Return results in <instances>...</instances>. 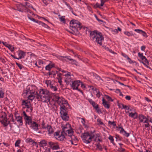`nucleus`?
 Listing matches in <instances>:
<instances>
[{
    "mask_svg": "<svg viewBox=\"0 0 152 152\" xmlns=\"http://www.w3.org/2000/svg\"><path fill=\"white\" fill-rule=\"evenodd\" d=\"M81 86L83 88H86L85 86L83 84L80 82Z\"/></svg>",
    "mask_w": 152,
    "mask_h": 152,
    "instance_id": "052dcab7",
    "label": "nucleus"
},
{
    "mask_svg": "<svg viewBox=\"0 0 152 152\" xmlns=\"http://www.w3.org/2000/svg\"><path fill=\"white\" fill-rule=\"evenodd\" d=\"M50 88L52 90L54 91H56L57 90V88L56 86L54 84H53Z\"/></svg>",
    "mask_w": 152,
    "mask_h": 152,
    "instance_id": "4c0bfd02",
    "label": "nucleus"
},
{
    "mask_svg": "<svg viewBox=\"0 0 152 152\" xmlns=\"http://www.w3.org/2000/svg\"><path fill=\"white\" fill-rule=\"evenodd\" d=\"M73 81L72 80V79L68 80H65V82L66 83L67 85H70V84L72 83V82Z\"/></svg>",
    "mask_w": 152,
    "mask_h": 152,
    "instance_id": "ea45409f",
    "label": "nucleus"
},
{
    "mask_svg": "<svg viewBox=\"0 0 152 152\" xmlns=\"http://www.w3.org/2000/svg\"><path fill=\"white\" fill-rule=\"evenodd\" d=\"M63 132H64L66 135L72 133L73 132L70 125L68 123L62 126Z\"/></svg>",
    "mask_w": 152,
    "mask_h": 152,
    "instance_id": "0eeeda50",
    "label": "nucleus"
},
{
    "mask_svg": "<svg viewBox=\"0 0 152 152\" xmlns=\"http://www.w3.org/2000/svg\"><path fill=\"white\" fill-rule=\"evenodd\" d=\"M102 103L104 106L108 109L110 107V105L106 101L104 98L102 99Z\"/></svg>",
    "mask_w": 152,
    "mask_h": 152,
    "instance_id": "c756f323",
    "label": "nucleus"
},
{
    "mask_svg": "<svg viewBox=\"0 0 152 152\" xmlns=\"http://www.w3.org/2000/svg\"><path fill=\"white\" fill-rule=\"evenodd\" d=\"M58 16H59V18L60 19L61 21V22H62L64 23H65L66 22L65 16H61L60 15H59Z\"/></svg>",
    "mask_w": 152,
    "mask_h": 152,
    "instance_id": "473e14b6",
    "label": "nucleus"
},
{
    "mask_svg": "<svg viewBox=\"0 0 152 152\" xmlns=\"http://www.w3.org/2000/svg\"><path fill=\"white\" fill-rule=\"evenodd\" d=\"M94 7H99L100 8V6L98 3H96L95 6H94Z\"/></svg>",
    "mask_w": 152,
    "mask_h": 152,
    "instance_id": "0e129e2a",
    "label": "nucleus"
},
{
    "mask_svg": "<svg viewBox=\"0 0 152 152\" xmlns=\"http://www.w3.org/2000/svg\"><path fill=\"white\" fill-rule=\"evenodd\" d=\"M61 78H58V82L60 83V85H61L62 81L61 80Z\"/></svg>",
    "mask_w": 152,
    "mask_h": 152,
    "instance_id": "e2e57ef3",
    "label": "nucleus"
},
{
    "mask_svg": "<svg viewBox=\"0 0 152 152\" xmlns=\"http://www.w3.org/2000/svg\"><path fill=\"white\" fill-rule=\"evenodd\" d=\"M54 83L53 81H51L50 80H46L45 81V83L46 84L47 87L49 88L54 84Z\"/></svg>",
    "mask_w": 152,
    "mask_h": 152,
    "instance_id": "c85d7f7f",
    "label": "nucleus"
},
{
    "mask_svg": "<svg viewBox=\"0 0 152 152\" xmlns=\"http://www.w3.org/2000/svg\"><path fill=\"white\" fill-rule=\"evenodd\" d=\"M138 56L140 58L141 57V56H143L142 53H138Z\"/></svg>",
    "mask_w": 152,
    "mask_h": 152,
    "instance_id": "774afa93",
    "label": "nucleus"
},
{
    "mask_svg": "<svg viewBox=\"0 0 152 152\" xmlns=\"http://www.w3.org/2000/svg\"><path fill=\"white\" fill-rule=\"evenodd\" d=\"M120 147H118V151L119 152H123L124 151L125 149L122 148L121 146V145H122V144H119Z\"/></svg>",
    "mask_w": 152,
    "mask_h": 152,
    "instance_id": "58836bf2",
    "label": "nucleus"
},
{
    "mask_svg": "<svg viewBox=\"0 0 152 152\" xmlns=\"http://www.w3.org/2000/svg\"><path fill=\"white\" fill-rule=\"evenodd\" d=\"M97 111V113H101V110L98 108V107L97 108H95Z\"/></svg>",
    "mask_w": 152,
    "mask_h": 152,
    "instance_id": "13d9d810",
    "label": "nucleus"
},
{
    "mask_svg": "<svg viewBox=\"0 0 152 152\" xmlns=\"http://www.w3.org/2000/svg\"><path fill=\"white\" fill-rule=\"evenodd\" d=\"M57 72H55L53 71H51V75H53L54 77L56 75V73Z\"/></svg>",
    "mask_w": 152,
    "mask_h": 152,
    "instance_id": "5fc2aeb1",
    "label": "nucleus"
},
{
    "mask_svg": "<svg viewBox=\"0 0 152 152\" xmlns=\"http://www.w3.org/2000/svg\"><path fill=\"white\" fill-rule=\"evenodd\" d=\"M125 98L127 100H130L131 99V97L130 96H126V97H125Z\"/></svg>",
    "mask_w": 152,
    "mask_h": 152,
    "instance_id": "bf43d9fd",
    "label": "nucleus"
},
{
    "mask_svg": "<svg viewBox=\"0 0 152 152\" xmlns=\"http://www.w3.org/2000/svg\"><path fill=\"white\" fill-rule=\"evenodd\" d=\"M97 121L98 122L99 124L100 125H104L103 122L100 119H98L97 120Z\"/></svg>",
    "mask_w": 152,
    "mask_h": 152,
    "instance_id": "c03bdc74",
    "label": "nucleus"
},
{
    "mask_svg": "<svg viewBox=\"0 0 152 152\" xmlns=\"http://www.w3.org/2000/svg\"><path fill=\"white\" fill-rule=\"evenodd\" d=\"M108 124L110 125H112L114 126H116V124H115L114 121L111 122L110 121H108Z\"/></svg>",
    "mask_w": 152,
    "mask_h": 152,
    "instance_id": "8fccbe9b",
    "label": "nucleus"
},
{
    "mask_svg": "<svg viewBox=\"0 0 152 152\" xmlns=\"http://www.w3.org/2000/svg\"><path fill=\"white\" fill-rule=\"evenodd\" d=\"M62 72H63V75L65 76V79H67L71 76L70 72L64 71V70H62Z\"/></svg>",
    "mask_w": 152,
    "mask_h": 152,
    "instance_id": "b1692460",
    "label": "nucleus"
},
{
    "mask_svg": "<svg viewBox=\"0 0 152 152\" xmlns=\"http://www.w3.org/2000/svg\"><path fill=\"white\" fill-rule=\"evenodd\" d=\"M96 145L97 148H98L99 150H101L102 149L101 146V145H99V144H97Z\"/></svg>",
    "mask_w": 152,
    "mask_h": 152,
    "instance_id": "603ef678",
    "label": "nucleus"
},
{
    "mask_svg": "<svg viewBox=\"0 0 152 152\" xmlns=\"http://www.w3.org/2000/svg\"><path fill=\"white\" fill-rule=\"evenodd\" d=\"M66 109V107L61 108L60 109L61 117L64 120H68L69 119V116L67 114Z\"/></svg>",
    "mask_w": 152,
    "mask_h": 152,
    "instance_id": "1a4fd4ad",
    "label": "nucleus"
},
{
    "mask_svg": "<svg viewBox=\"0 0 152 152\" xmlns=\"http://www.w3.org/2000/svg\"><path fill=\"white\" fill-rule=\"evenodd\" d=\"M128 61L129 63L130 64L133 63L135 62L134 61H132V60L130 58L129 60Z\"/></svg>",
    "mask_w": 152,
    "mask_h": 152,
    "instance_id": "69168bd1",
    "label": "nucleus"
},
{
    "mask_svg": "<svg viewBox=\"0 0 152 152\" xmlns=\"http://www.w3.org/2000/svg\"><path fill=\"white\" fill-rule=\"evenodd\" d=\"M81 121L83 124H85V121L82 118L80 119Z\"/></svg>",
    "mask_w": 152,
    "mask_h": 152,
    "instance_id": "680f3d73",
    "label": "nucleus"
},
{
    "mask_svg": "<svg viewBox=\"0 0 152 152\" xmlns=\"http://www.w3.org/2000/svg\"><path fill=\"white\" fill-rule=\"evenodd\" d=\"M118 106L119 108H121L122 109L125 108L126 109L125 112L126 113H127V112H129V111H127V110H130V109L129 108L127 107L125 105L124 106L122 104H118Z\"/></svg>",
    "mask_w": 152,
    "mask_h": 152,
    "instance_id": "a878e982",
    "label": "nucleus"
},
{
    "mask_svg": "<svg viewBox=\"0 0 152 152\" xmlns=\"http://www.w3.org/2000/svg\"><path fill=\"white\" fill-rule=\"evenodd\" d=\"M35 97L38 100L40 98L41 100L43 102H48L50 100V96L49 92L46 90H41L38 94L37 92H32L31 94L28 96V100L31 101Z\"/></svg>",
    "mask_w": 152,
    "mask_h": 152,
    "instance_id": "f257e3e1",
    "label": "nucleus"
},
{
    "mask_svg": "<svg viewBox=\"0 0 152 152\" xmlns=\"http://www.w3.org/2000/svg\"><path fill=\"white\" fill-rule=\"evenodd\" d=\"M48 131V134H51L53 133L54 132L53 129L52 128L51 126L50 125H48L46 128Z\"/></svg>",
    "mask_w": 152,
    "mask_h": 152,
    "instance_id": "cd10ccee",
    "label": "nucleus"
},
{
    "mask_svg": "<svg viewBox=\"0 0 152 152\" xmlns=\"http://www.w3.org/2000/svg\"><path fill=\"white\" fill-rule=\"evenodd\" d=\"M27 124L30 125V126L34 130L37 131L38 129V124L34 121H32L31 120L30 121H27Z\"/></svg>",
    "mask_w": 152,
    "mask_h": 152,
    "instance_id": "dca6fc26",
    "label": "nucleus"
},
{
    "mask_svg": "<svg viewBox=\"0 0 152 152\" xmlns=\"http://www.w3.org/2000/svg\"><path fill=\"white\" fill-rule=\"evenodd\" d=\"M128 110H127L128 111ZM129 112H127V113H129V115L130 117L135 119L137 117V114L136 112H131V110H129Z\"/></svg>",
    "mask_w": 152,
    "mask_h": 152,
    "instance_id": "4be33fe9",
    "label": "nucleus"
},
{
    "mask_svg": "<svg viewBox=\"0 0 152 152\" xmlns=\"http://www.w3.org/2000/svg\"><path fill=\"white\" fill-rule=\"evenodd\" d=\"M106 0H101L100 6H102L104 5V3L106 1Z\"/></svg>",
    "mask_w": 152,
    "mask_h": 152,
    "instance_id": "3c124183",
    "label": "nucleus"
},
{
    "mask_svg": "<svg viewBox=\"0 0 152 152\" xmlns=\"http://www.w3.org/2000/svg\"><path fill=\"white\" fill-rule=\"evenodd\" d=\"M22 105H23L24 107L27 108L26 111L30 112L32 111V107L30 102H28V101L23 100L22 102Z\"/></svg>",
    "mask_w": 152,
    "mask_h": 152,
    "instance_id": "9d476101",
    "label": "nucleus"
},
{
    "mask_svg": "<svg viewBox=\"0 0 152 152\" xmlns=\"http://www.w3.org/2000/svg\"><path fill=\"white\" fill-rule=\"evenodd\" d=\"M5 46L8 48L12 52L14 50V47L10 45L7 44Z\"/></svg>",
    "mask_w": 152,
    "mask_h": 152,
    "instance_id": "f704fd0d",
    "label": "nucleus"
},
{
    "mask_svg": "<svg viewBox=\"0 0 152 152\" xmlns=\"http://www.w3.org/2000/svg\"><path fill=\"white\" fill-rule=\"evenodd\" d=\"M145 49V47L144 46H142L141 47V50L142 51H144Z\"/></svg>",
    "mask_w": 152,
    "mask_h": 152,
    "instance_id": "338daca9",
    "label": "nucleus"
},
{
    "mask_svg": "<svg viewBox=\"0 0 152 152\" xmlns=\"http://www.w3.org/2000/svg\"><path fill=\"white\" fill-rule=\"evenodd\" d=\"M26 142L27 143H28L31 145L33 146H37V143L34 141L32 139L30 138H28L26 139Z\"/></svg>",
    "mask_w": 152,
    "mask_h": 152,
    "instance_id": "6ab92c4d",
    "label": "nucleus"
},
{
    "mask_svg": "<svg viewBox=\"0 0 152 152\" xmlns=\"http://www.w3.org/2000/svg\"><path fill=\"white\" fill-rule=\"evenodd\" d=\"M0 122L5 126H7L10 123V121L7 119V115L4 112L3 113L2 116L0 117Z\"/></svg>",
    "mask_w": 152,
    "mask_h": 152,
    "instance_id": "423d86ee",
    "label": "nucleus"
},
{
    "mask_svg": "<svg viewBox=\"0 0 152 152\" xmlns=\"http://www.w3.org/2000/svg\"><path fill=\"white\" fill-rule=\"evenodd\" d=\"M90 102L91 104H92L93 107L94 108H97L98 107V105L96 104L95 102L92 100H91L89 101Z\"/></svg>",
    "mask_w": 152,
    "mask_h": 152,
    "instance_id": "c9c22d12",
    "label": "nucleus"
},
{
    "mask_svg": "<svg viewBox=\"0 0 152 152\" xmlns=\"http://www.w3.org/2000/svg\"><path fill=\"white\" fill-rule=\"evenodd\" d=\"M29 18V19H30L31 20L33 21V22H36V23H38V21H35V20L33 18H30L29 17L28 18Z\"/></svg>",
    "mask_w": 152,
    "mask_h": 152,
    "instance_id": "6e6d98bb",
    "label": "nucleus"
},
{
    "mask_svg": "<svg viewBox=\"0 0 152 152\" xmlns=\"http://www.w3.org/2000/svg\"><path fill=\"white\" fill-rule=\"evenodd\" d=\"M108 139L111 141V142L113 143L114 140L113 137L112 136H110L108 137Z\"/></svg>",
    "mask_w": 152,
    "mask_h": 152,
    "instance_id": "09e8293b",
    "label": "nucleus"
},
{
    "mask_svg": "<svg viewBox=\"0 0 152 152\" xmlns=\"http://www.w3.org/2000/svg\"><path fill=\"white\" fill-rule=\"evenodd\" d=\"M21 0V1L23 2L24 3L23 5L25 8H29L30 7H31L32 8H33V7H31V4L30 3L26 1H27V0Z\"/></svg>",
    "mask_w": 152,
    "mask_h": 152,
    "instance_id": "bb28decb",
    "label": "nucleus"
},
{
    "mask_svg": "<svg viewBox=\"0 0 152 152\" xmlns=\"http://www.w3.org/2000/svg\"><path fill=\"white\" fill-rule=\"evenodd\" d=\"M124 34L128 37L134 36L133 34L131 32L129 31H125L124 32Z\"/></svg>",
    "mask_w": 152,
    "mask_h": 152,
    "instance_id": "72a5a7b5",
    "label": "nucleus"
},
{
    "mask_svg": "<svg viewBox=\"0 0 152 152\" xmlns=\"http://www.w3.org/2000/svg\"><path fill=\"white\" fill-rule=\"evenodd\" d=\"M39 145L42 148L44 152H50V149L48 148L47 142L45 140H42L39 142Z\"/></svg>",
    "mask_w": 152,
    "mask_h": 152,
    "instance_id": "6e6552de",
    "label": "nucleus"
},
{
    "mask_svg": "<svg viewBox=\"0 0 152 152\" xmlns=\"http://www.w3.org/2000/svg\"><path fill=\"white\" fill-rule=\"evenodd\" d=\"M16 64L20 69H22V68L23 67V66L21 65L20 64H19L18 63H16Z\"/></svg>",
    "mask_w": 152,
    "mask_h": 152,
    "instance_id": "864d4df0",
    "label": "nucleus"
},
{
    "mask_svg": "<svg viewBox=\"0 0 152 152\" xmlns=\"http://www.w3.org/2000/svg\"><path fill=\"white\" fill-rule=\"evenodd\" d=\"M48 144L50 148L53 150H57L60 148L59 145L57 142H50Z\"/></svg>",
    "mask_w": 152,
    "mask_h": 152,
    "instance_id": "2eb2a0df",
    "label": "nucleus"
},
{
    "mask_svg": "<svg viewBox=\"0 0 152 152\" xmlns=\"http://www.w3.org/2000/svg\"><path fill=\"white\" fill-rule=\"evenodd\" d=\"M38 23H39V24H41L42 25V26H44V25H46V26H47L46 27V28H50V27L48 26L46 24H45V23L41 22V21H38Z\"/></svg>",
    "mask_w": 152,
    "mask_h": 152,
    "instance_id": "a19ab883",
    "label": "nucleus"
},
{
    "mask_svg": "<svg viewBox=\"0 0 152 152\" xmlns=\"http://www.w3.org/2000/svg\"><path fill=\"white\" fill-rule=\"evenodd\" d=\"M38 63L40 66H41V67L43 66V64H45L43 61L41 60L39 61L38 62Z\"/></svg>",
    "mask_w": 152,
    "mask_h": 152,
    "instance_id": "de8ad7c7",
    "label": "nucleus"
},
{
    "mask_svg": "<svg viewBox=\"0 0 152 152\" xmlns=\"http://www.w3.org/2000/svg\"><path fill=\"white\" fill-rule=\"evenodd\" d=\"M140 122L145 123V127H148L149 124L148 123V120L147 119L142 115H140L139 117Z\"/></svg>",
    "mask_w": 152,
    "mask_h": 152,
    "instance_id": "ddd939ff",
    "label": "nucleus"
},
{
    "mask_svg": "<svg viewBox=\"0 0 152 152\" xmlns=\"http://www.w3.org/2000/svg\"><path fill=\"white\" fill-rule=\"evenodd\" d=\"M105 96L106 99H107L108 101H110L112 102L113 101V100L108 96L107 95H105Z\"/></svg>",
    "mask_w": 152,
    "mask_h": 152,
    "instance_id": "37998d69",
    "label": "nucleus"
},
{
    "mask_svg": "<svg viewBox=\"0 0 152 152\" xmlns=\"http://www.w3.org/2000/svg\"><path fill=\"white\" fill-rule=\"evenodd\" d=\"M134 31L136 32H137L139 33H140V32H142V30H141L139 29H135L134 30Z\"/></svg>",
    "mask_w": 152,
    "mask_h": 152,
    "instance_id": "4d7b16f0",
    "label": "nucleus"
},
{
    "mask_svg": "<svg viewBox=\"0 0 152 152\" xmlns=\"http://www.w3.org/2000/svg\"><path fill=\"white\" fill-rule=\"evenodd\" d=\"M73 132L72 133L67 135L69 137V139H70V141L72 145H77V141L76 137L73 134Z\"/></svg>",
    "mask_w": 152,
    "mask_h": 152,
    "instance_id": "f8f14e48",
    "label": "nucleus"
},
{
    "mask_svg": "<svg viewBox=\"0 0 152 152\" xmlns=\"http://www.w3.org/2000/svg\"><path fill=\"white\" fill-rule=\"evenodd\" d=\"M82 27L81 23L78 21L73 20L70 23V28L71 31L69 32L75 35H77L79 34L78 29H80Z\"/></svg>",
    "mask_w": 152,
    "mask_h": 152,
    "instance_id": "7ed1b4c3",
    "label": "nucleus"
},
{
    "mask_svg": "<svg viewBox=\"0 0 152 152\" xmlns=\"http://www.w3.org/2000/svg\"><path fill=\"white\" fill-rule=\"evenodd\" d=\"M141 33L142 34V35L143 37L146 38L148 37V35L145 31H142Z\"/></svg>",
    "mask_w": 152,
    "mask_h": 152,
    "instance_id": "a18cd8bd",
    "label": "nucleus"
},
{
    "mask_svg": "<svg viewBox=\"0 0 152 152\" xmlns=\"http://www.w3.org/2000/svg\"><path fill=\"white\" fill-rule=\"evenodd\" d=\"M118 130L120 131V132L123 135L128 137L129 136V134L125 131L124 129L122 127H119L118 128Z\"/></svg>",
    "mask_w": 152,
    "mask_h": 152,
    "instance_id": "412c9836",
    "label": "nucleus"
},
{
    "mask_svg": "<svg viewBox=\"0 0 152 152\" xmlns=\"http://www.w3.org/2000/svg\"><path fill=\"white\" fill-rule=\"evenodd\" d=\"M80 84V82L79 80H75L72 82V83L70 84V85L73 90H77L82 93L81 91L78 89V87Z\"/></svg>",
    "mask_w": 152,
    "mask_h": 152,
    "instance_id": "9b49d317",
    "label": "nucleus"
},
{
    "mask_svg": "<svg viewBox=\"0 0 152 152\" xmlns=\"http://www.w3.org/2000/svg\"><path fill=\"white\" fill-rule=\"evenodd\" d=\"M92 89L94 90V93L96 94V95L98 97H99L100 96V94L99 91L96 88L94 89V88H92Z\"/></svg>",
    "mask_w": 152,
    "mask_h": 152,
    "instance_id": "2f4dec72",
    "label": "nucleus"
},
{
    "mask_svg": "<svg viewBox=\"0 0 152 152\" xmlns=\"http://www.w3.org/2000/svg\"><path fill=\"white\" fill-rule=\"evenodd\" d=\"M4 93L2 91H0V97L3 98L4 96Z\"/></svg>",
    "mask_w": 152,
    "mask_h": 152,
    "instance_id": "49530a36",
    "label": "nucleus"
},
{
    "mask_svg": "<svg viewBox=\"0 0 152 152\" xmlns=\"http://www.w3.org/2000/svg\"><path fill=\"white\" fill-rule=\"evenodd\" d=\"M25 52L21 50H19L17 56V59H19L24 58L25 56Z\"/></svg>",
    "mask_w": 152,
    "mask_h": 152,
    "instance_id": "f3484780",
    "label": "nucleus"
},
{
    "mask_svg": "<svg viewBox=\"0 0 152 152\" xmlns=\"http://www.w3.org/2000/svg\"><path fill=\"white\" fill-rule=\"evenodd\" d=\"M66 58L68 59L71 61L70 63H71L72 64L75 65L76 64L77 62V61L73 59L72 58H69V57H64V56H60L58 57V58L62 60L63 59V58Z\"/></svg>",
    "mask_w": 152,
    "mask_h": 152,
    "instance_id": "aec40b11",
    "label": "nucleus"
},
{
    "mask_svg": "<svg viewBox=\"0 0 152 152\" xmlns=\"http://www.w3.org/2000/svg\"><path fill=\"white\" fill-rule=\"evenodd\" d=\"M23 114L25 117V118L26 120V124H27V121H30L31 120V117L27 116L25 111L23 112Z\"/></svg>",
    "mask_w": 152,
    "mask_h": 152,
    "instance_id": "7c9ffc66",
    "label": "nucleus"
},
{
    "mask_svg": "<svg viewBox=\"0 0 152 152\" xmlns=\"http://www.w3.org/2000/svg\"><path fill=\"white\" fill-rule=\"evenodd\" d=\"M20 142V140H18L16 141L15 143V147H18L19 146V144Z\"/></svg>",
    "mask_w": 152,
    "mask_h": 152,
    "instance_id": "79ce46f5",
    "label": "nucleus"
},
{
    "mask_svg": "<svg viewBox=\"0 0 152 152\" xmlns=\"http://www.w3.org/2000/svg\"><path fill=\"white\" fill-rule=\"evenodd\" d=\"M16 120L18 122L20 123V124H22V120L21 117L19 116H16Z\"/></svg>",
    "mask_w": 152,
    "mask_h": 152,
    "instance_id": "e433bc0d",
    "label": "nucleus"
},
{
    "mask_svg": "<svg viewBox=\"0 0 152 152\" xmlns=\"http://www.w3.org/2000/svg\"><path fill=\"white\" fill-rule=\"evenodd\" d=\"M140 61L142 64H143L147 68H149L150 69L152 70L151 67H149L148 66V65H149V61L146 58H145L144 60H143V61Z\"/></svg>",
    "mask_w": 152,
    "mask_h": 152,
    "instance_id": "393cba45",
    "label": "nucleus"
},
{
    "mask_svg": "<svg viewBox=\"0 0 152 152\" xmlns=\"http://www.w3.org/2000/svg\"><path fill=\"white\" fill-rule=\"evenodd\" d=\"M81 137L83 142L86 144L90 143L92 139L96 142L100 141V139L97 135L90 132H85L82 135Z\"/></svg>",
    "mask_w": 152,
    "mask_h": 152,
    "instance_id": "f03ea898",
    "label": "nucleus"
},
{
    "mask_svg": "<svg viewBox=\"0 0 152 152\" xmlns=\"http://www.w3.org/2000/svg\"><path fill=\"white\" fill-rule=\"evenodd\" d=\"M54 67V64L50 62V64L45 66V70L47 71H50L51 68Z\"/></svg>",
    "mask_w": 152,
    "mask_h": 152,
    "instance_id": "5701e85b",
    "label": "nucleus"
},
{
    "mask_svg": "<svg viewBox=\"0 0 152 152\" xmlns=\"http://www.w3.org/2000/svg\"><path fill=\"white\" fill-rule=\"evenodd\" d=\"M65 134L63 132L60 134L57 132H56L54 134V136L55 138L58 140L63 141L65 139Z\"/></svg>",
    "mask_w": 152,
    "mask_h": 152,
    "instance_id": "4468645a",
    "label": "nucleus"
},
{
    "mask_svg": "<svg viewBox=\"0 0 152 152\" xmlns=\"http://www.w3.org/2000/svg\"><path fill=\"white\" fill-rule=\"evenodd\" d=\"M91 37L98 44L100 45H102L104 37L101 33L94 31L91 34Z\"/></svg>",
    "mask_w": 152,
    "mask_h": 152,
    "instance_id": "20e7f679",
    "label": "nucleus"
},
{
    "mask_svg": "<svg viewBox=\"0 0 152 152\" xmlns=\"http://www.w3.org/2000/svg\"><path fill=\"white\" fill-rule=\"evenodd\" d=\"M24 4V3L22 1L21 3L17 4L16 5L17 8V10L19 11L22 12L24 9L25 8L23 5Z\"/></svg>",
    "mask_w": 152,
    "mask_h": 152,
    "instance_id": "a211bd4d",
    "label": "nucleus"
},
{
    "mask_svg": "<svg viewBox=\"0 0 152 152\" xmlns=\"http://www.w3.org/2000/svg\"><path fill=\"white\" fill-rule=\"evenodd\" d=\"M54 99L55 101L60 106V109L65 108L68 106V104L67 101L65 100L62 97H59L58 96H55Z\"/></svg>",
    "mask_w": 152,
    "mask_h": 152,
    "instance_id": "39448f33",
    "label": "nucleus"
}]
</instances>
